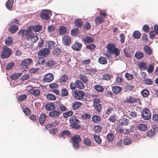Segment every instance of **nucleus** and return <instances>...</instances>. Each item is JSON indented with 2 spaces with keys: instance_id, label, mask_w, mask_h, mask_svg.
Segmentation results:
<instances>
[{
  "instance_id": "obj_1",
  "label": "nucleus",
  "mask_w": 158,
  "mask_h": 158,
  "mask_svg": "<svg viewBox=\"0 0 158 158\" xmlns=\"http://www.w3.org/2000/svg\"><path fill=\"white\" fill-rule=\"evenodd\" d=\"M81 141V138L79 135H75L73 136L71 138V142L73 148L77 149L80 147L79 143Z\"/></svg>"
},
{
  "instance_id": "obj_2",
  "label": "nucleus",
  "mask_w": 158,
  "mask_h": 158,
  "mask_svg": "<svg viewBox=\"0 0 158 158\" xmlns=\"http://www.w3.org/2000/svg\"><path fill=\"white\" fill-rule=\"evenodd\" d=\"M70 126L72 128L76 129L81 127L80 125L78 124L79 122V120L76 117H71L69 119Z\"/></svg>"
},
{
  "instance_id": "obj_3",
  "label": "nucleus",
  "mask_w": 158,
  "mask_h": 158,
  "mask_svg": "<svg viewBox=\"0 0 158 158\" xmlns=\"http://www.w3.org/2000/svg\"><path fill=\"white\" fill-rule=\"evenodd\" d=\"M52 14L50 10L46 9L42 10L40 13V17L43 20H47L50 18V15Z\"/></svg>"
},
{
  "instance_id": "obj_4",
  "label": "nucleus",
  "mask_w": 158,
  "mask_h": 158,
  "mask_svg": "<svg viewBox=\"0 0 158 158\" xmlns=\"http://www.w3.org/2000/svg\"><path fill=\"white\" fill-rule=\"evenodd\" d=\"M11 54V50L7 46H5L3 48L1 57L3 59L7 58L10 56Z\"/></svg>"
},
{
  "instance_id": "obj_5",
  "label": "nucleus",
  "mask_w": 158,
  "mask_h": 158,
  "mask_svg": "<svg viewBox=\"0 0 158 158\" xmlns=\"http://www.w3.org/2000/svg\"><path fill=\"white\" fill-rule=\"evenodd\" d=\"M142 116L145 120H148L151 117V113L149 110L147 108H144L142 111Z\"/></svg>"
},
{
  "instance_id": "obj_6",
  "label": "nucleus",
  "mask_w": 158,
  "mask_h": 158,
  "mask_svg": "<svg viewBox=\"0 0 158 158\" xmlns=\"http://www.w3.org/2000/svg\"><path fill=\"white\" fill-rule=\"evenodd\" d=\"M85 94L83 91L79 90L74 92V97L77 100H81L83 98Z\"/></svg>"
},
{
  "instance_id": "obj_7",
  "label": "nucleus",
  "mask_w": 158,
  "mask_h": 158,
  "mask_svg": "<svg viewBox=\"0 0 158 158\" xmlns=\"http://www.w3.org/2000/svg\"><path fill=\"white\" fill-rule=\"evenodd\" d=\"M26 36L27 37L26 40L31 42L35 43L39 39L38 36L35 35L33 33L28 35Z\"/></svg>"
},
{
  "instance_id": "obj_8",
  "label": "nucleus",
  "mask_w": 158,
  "mask_h": 158,
  "mask_svg": "<svg viewBox=\"0 0 158 158\" xmlns=\"http://www.w3.org/2000/svg\"><path fill=\"white\" fill-rule=\"evenodd\" d=\"M53 75L50 73H48L45 75L44 78V80L46 82H49L53 80Z\"/></svg>"
},
{
  "instance_id": "obj_9",
  "label": "nucleus",
  "mask_w": 158,
  "mask_h": 158,
  "mask_svg": "<svg viewBox=\"0 0 158 158\" xmlns=\"http://www.w3.org/2000/svg\"><path fill=\"white\" fill-rule=\"evenodd\" d=\"M63 43L66 46L69 45L71 44V39L69 36H64L62 39Z\"/></svg>"
},
{
  "instance_id": "obj_10",
  "label": "nucleus",
  "mask_w": 158,
  "mask_h": 158,
  "mask_svg": "<svg viewBox=\"0 0 158 158\" xmlns=\"http://www.w3.org/2000/svg\"><path fill=\"white\" fill-rule=\"evenodd\" d=\"M50 111L49 114L50 116L53 118H57L61 114V112L58 110H52Z\"/></svg>"
},
{
  "instance_id": "obj_11",
  "label": "nucleus",
  "mask_w": 158,
  "mask_h": 158,
  "mask_svg": "<svg viewBox=\"0 0 158 158\" xmlns=\"http://www.w3.org/2000/svg\"><path fill=\"white\" fill-rule=\"evenodd\" d=\"M82 47V44H81L77 43L76 41L71 46L72 48L74 50L76 51H80Z\"/></svg>"
},
{
  "instance_id": "obj_12",
  "label": "nucleus",
  "mask_w": 158,
  "mask_h": 158,
  "mask_svg": "<svg viewBox=\"0 0 158 158\" xmlns=\"http://www.w3.org/2000/svg\"><path fill=\"white\" fill-rule=\"evenodd\" d=\"M50 51V50L46 48L42 49L38 52V55L39 56H44L48 55Z\"/></svg>"
},
{
  "instance_id": "obj_13",
  "label": "nucleus",
  "mask_w": 158,
  "mask_h": 158,
  "mask_svg": "<svg viewBox=\"0 0 158 158\" xmlns=\"http://www.w3.org/2000/svg\"><path fill=\"white\" fill-rule=\"evenodd\" d=\"M126 102H128L130 103H133L135 102H139V100L137 98H135L133 97L130 96L126 98Z\"/></svg>"
},
{
  "instance_id": "obj_14",
  "label": "nucleus",
  "mask_w": 158,
  "mask_h": 158,
  "mask_svg": "<svg viewBox=\"0 0 158 158\" xmlns=\"http://www.w3.org/2000/svg\"><path fill=\"white\" fill-rule=\"evenodd\" d=\"M19 29L18 26L15 24L10 26L9 28V31L12 34L15 33Z\"/></svg>"
},
{
  "instance_id": "obj_15",
  "label": "nucleus",
  "mask_w": 158,
  "mask_h": 158,
  "mask_svg": "<svg viewBox=\"0 0 158 158\" xmlns=\"http://www.w3.org/2000/svg\"><path fill=\"white\" fill-rule=\"evenodd\" d=\"M28 92L35 97L38 96L40 94V91L38 89H31L28 90Z\"/></svg>"
},
{
  "instance_id": "obj_16",
  "label": "nucleus",
  "mask_w": 158,
  "mask_h": 158,
  "mask_svg": "<svg viewBox=\"0 0 158 158\" xmlns=\"http://www.w3.org/2000/svg\"><path fill=\"white\" fill-rule=\"evenodd\" d=\"M71 135V134L69 131L64 130L61 132V134L59 135V136L60 138L63 137V139H64L65 138L64 136H70Z\"/></svg>"
},
{
  "instance_id": "obj_17",
  "label": "nucleus",
  "mask_w": 158,
  "mask_h": 158,
  "mask_svg": "<svg viewBox=\"0 0 158 158\" xmlns=\"http://www.w3.org/2000/svg\"><path fill=\"white\" fill-rule=\"evenodd\" d=\"M45 107L46 110L49 111L54 110L55 109L54 105L52 103H46L45 105Z\"/></svg>"
},
{
  "instance_id": "obj_18",
  "label": "nucleus",
  "mask_w": 158,
  "mask_h": 158,
  "mask_svg": "<svg viewBox=\"0 0 158 158\" xmlns=\"http://www.w3.org/2000/svg\"><path fill=\"white\" fill-rule=\"evenodd\" d=\"M122 90L121 87L118 86H113L112 88V90L114 93L117 94L120 93Z\"/></svg>"
},
{
  "instance_id": "obj_19",
  "label": "nucleus",
  "mask_w": 158,
  "mask_h": 158,
  "mask_svg": "<svg viewBox=\"0 0 158 158\" xmlns=\"http://www.w3.org/2000/svg\"><path fill=\"white\" fill-rule=\"evenodd\" d=\"M147 126L144 124H140L137 127V129L140 131H145L147 129Z\"/></svg>"
},
{
  "instance_id": "obj_20",
  "label": "nucleus",
  "mask_w": 158,
  "mask_h": 158,
  "mask_svg": "<svg viewBox=\"0 0 158 158\" xmlns=\"http://www.w3.org/2000/svg\"><path fill=\"white\" fill-rule=\"evenodd\" d=\"M129 122V120L126 118H123L120 119L119 120V123L122 126L127 125Z\"/></svg>"
},
{
  "instance_id": "obj_21",
  "label": "nucleus",
  "mask_w": 158,
  "mask_h": 158,
  "mask_svg": "<svg viewBox=\"0 0 158 158\" xmlns=\"http://www.w3.org/2000/svg\"><path fill=\"white\" fill-rule=\"evenodd\" d=\"M135 56L137 59L140 60L143 58L144 54L142 52L137 51L135 53Z\"/></svg>"
},
{
  "instance_id": "obj_22",
  "label": "nucleus",
  "mask_w": 158,
  "mask_h": 158,
  "mask_svg": "<svg viewBox=\"0 0 158 158\" xmlns=\"http://www.w3.org/2000/svg\"><path fill=\"white\" fill-rule=\"evenodd\" d=\"M104 19L101 16L97 17L95 19L96 24L97 25H99L104 22Z\"/></svg>"
},
{
  "instance_id": "obj_23",
  "label": "nucleus",
  "mask_w": 158,
  "mask_h": 158,
  "mask_svg": "<svg viewBox=\"0 0 158 158\" xmlns=\"http://www.w3.org/2000/svg\"><path fill=\"white\" fill-rule=\"evenodd\" d=\"M32 61V59L30 58L27 59L23 60L22 62V65L24 66H27L28 65L31 63Z\"/></svg>"
},
{
  "instance_id": "obj_24",
  "label": "nucleus",
  "mask_w": 158,
  "mask_h": 158,
  "mask_svg": "<svg viewBox=\"0 0 158 158\" xmlns=\"http://www.w3.org/2000/svg\"><path fill=\"white\" fill-rule=\"evenodd\" d=\"M22 75L21 73H15L12 74L10 77V78L12 80H15L17 79L20 77Z\"/></svg>"
},
{
  "instance_id": "obj_25",
  "label": "nucleus",
  "mask_w": 158,
  "mask_h": 158,
  "mask_svg": "<svg viewBox=\"0 0 158 158\" xmlns=\"http://www.w3.org/2000/svg\"><path fill=\"white\" fill-rule=\"evenodd\" d=\"M82 105V103L79 102H76L73 104L72 105L73 109L74 110H77Z\"/></svg>"
},
{
  "instance_id": "obj_26",
  "label": "nucleus",
  "mask_w": 158,
  "mask_h": 158,
  "mask_svg": "<svg viewBox=\"0 0 158 158\" xmlns=\"http://www.w3.org/2000/svg\"><path fill=\"white\" fill-rule=\"evenodd\" d=\"M14 3V0H8L6 4V6L7 8L11 10Z\"/></svg>"
},
{
  "instance_id": "obj_27",
  "label": "nucleus",
  "mask_w": 158,
  "mask_h": 158,
  "mask_svg": "<svg viewBox=\"0 0 158 158\" xmlns=\"http://www.w3.org/2000/svg\"><path fill=\"white\" fill-rule=\"evenodd\" d=\"M46 117V115L42 113L40 115L39 119V121L40 124H43L45 122Z\"/></svg>"
},
{
  "instance_id": "obj_28",
  "label": "nucleus",
  "mask_w": 158,
  "mask_h": 158,
  "mask_svg": "<svg viewBox=\"0 0 158 158\" xmlns=\"http://www.w3.org/2000/svg\"><path fill=\"white\" fill-rule=\"evenodd\" d=\"M144 50L147 54L151 55L152 53V49L148 45H146L144 47Z\"/></svg>"
},
{
  "instance_id": "obj_29",
  "label": "nucleus",
  "mask_w": 158,
  "mask_h": 158,
  "mask_svg": "<svg viewBox=\"0 0 158 158\" xmlns=\"http://www.w3.org/2000/svg\"><path fill=\"white\" fill-rule=\"evenodd\" d=\"M77 87L81 89H83L85 88V86L83 83L80 80H77L75 81Z\"/></svg>"
},
{
  "instance_id": "obj_30",
  "label": "nucleus",
  "mask_w": 158,
  "mask_h": 158,
  "mask_svg": "<svg viewBox=\"0 0 158 158\" xmlns=\"http://www.w3.org/2000/svg\"><path fill=\"white\" fill-rule=\"evenodd\" d=\"M98 61L100 64H106L107 63L106 58L103 56H101L99 58Z\"/></svg>"
},
{
  "instance_id": "obj_31",
  "label": "nucleus",
  "mask_w": 158,
  "mask_h": 158,
  "mask_svg": "<svg viewBox=\"0 0 158 158\" xmlns=\"http://www.w3.org/2000/svg\"><path fill=\"white\" fill-rule=\"evenodd\" d=\"M74 24L76 27H81L83 25V22L80 19H78L75 20Z\"/></svg>"
},
{
  "instance_id": "obj_32",
  "label": "nucleus",
  "mask_w": 158,
  "mask_h": 158,
  "mask_svg": "<svg viewBox=\"0 0 158 158\" xmlns=\"http://www.w3.org/2000/svg\"><path fill=\"white\" fill-rule=\"evenodd\" d=\"M138 66L140 69L143 70H145L147 68L146 63L142 61L139 63Z\"/></svg>"
},
{
  "instance_id": "obj_33",
  "label": "nucleus",
  "mask_w": 158,
  "mask_h": 158,
  "mask_svg": "<svg viewBox=\"0 0 158 158\" xmlns=\"http://www.w3.org/2000/svg\"><path fill=\"white\" fill-rule=\"evenodd\" d=\"M59 123V122L57 120H55L54 122L52 123L48 124L47 125L48 127L49 128H51L52 127H54L58 126Z\"/></svg>"
},
{
  "instance_id": "obj_34",
  "label": "nucleus",
  "mask_w": 158,
  "mask_h": 158,
  "mask_svg": "<svg viewBox=\"0 0 158 158\" xmlns=\"http://www.w3.org/2000/svg\"><path fill=\"white\" fill-rule=\"evenodd\" d=\"M143 83L144 84L148 85H151L152 84L153 81L152 80L149 78H145L143 80Z\"/></svg>"
},
{
  "instance_id": "obj_35",
  "label": "nucleus",
  "mask_w": 158,
  "mask_h": 158,
  "mask_svg": "<svg viewBox=\"0 0 158 158\" xmlns=\"http://www.w3.org/2000/svg\"><path fill=\"white\" fill-rule=\"evenodd\" d=\"M92 119L93 122L94 123H98L101 121V117L98 115H94L92 117Z\"/></svg>"
},
{
  "instance_id": "obj_36",
  "label": "nucleus",
  "mask_w": 158,
  "mask_h": 158,
  "mask_svg": "<svg viewBox=\"0 0 158 158\" xmlns=\"http://www.w3.org/2000/svg\"><path fill=\"white\" fill-rule=\"evenodd\" d=\"M42 26L40 24L36 25L33 26L32 28L35 32H39L41 31L42 29Z\"/></svg>"
},
{
  "instance_id": "obj_37",
  "label": "nucleus",
  "mask_w": 158,
  "mask_h": 158,
  "mask_svg": "<svg viewBox=\"0 0 158 158\" xmlns=\"http://www.w3.org/2000/svg\"><path fill=\"white\" fill-rule=\"evenodd\" d=\"M60 34L61 35H63L67 32V29L65 27L61 26L59 28Z\"/></svg>"
},
{
  "instance_id": "obj_38",
  "label": "nucleus",
  "mask_w": 158,
  "mask_h": 158,
  "mask_svg": "<svg viewBox=\"0 0 158 158\" xmlns=\"http://www.w3.org/2000/svg\"><path fill=\"white\" fill-rule=\"evenodd\" d=\"M102 128L99 125H96L93 128V130L95 132L99 133L102 131Z\"/></svg>"
},
{
  "instance_id": "obj_39",
  "label": "nucleus",
  "mask_w": 158,
  "mask_h": 158,
  "mask_svg": "<svg viewBox=\"0 0 158 158\" xmlns=\"http://www.w3.org/2000/svg\"><path fill=\"white\" fill-rule=\"evenodd\" d=\"M133 36L134 38L135 39H138L140 37L141 34L140 32L139 31H135L133 32Z\"/></svg>"
},
{
  "instance_id": "obj_40",
  "label": "nucleus",
  "mask_w": 158,
  "mask_h": 158,
  "mask_svg": "<svg viewBox=\"0 0 158 158\" xmlns=\"http://www.w3.org/2000/svg\"><path fill=\"white\" fill-rule=\"evenodd\" d=\"M115 48L116 47L114 44H110L108 45L107 48L110 52L112 53Z\"/></svg>"
},
{
  "instance_id": "obj_41",
  "label": "nucleus",
  "mask_w": 158,
  "mask_h": 158,
  "mask_svg": "<svg viewBox=\"0 0 158 158\" xmlns=\"http://www.w3.org/2000/svg\"><path fill=\"white\" fill-rule=\"evenodd\" d=\"M107 137L109 142H112L114 139V135L112 133H110L108 134Z\"/></svg>"
},
{
  "instance_id": "obj_42",
  "label": "nucleus",
  "mask_w": 158,
  "mask_h": 158,
  "mask_svg": "<svg viewBox=\"0 0 158 158\" xmlns=\"http://www.w3.org/2000/svg\"><path fill=\"white\" fill-rule=\"evenodd\" d=\"M5 43L7 45H10L13 43V39L10 37H8L5 40Z\"/></svg>"
},
{
  "instance_id": "obj_43",
  "label": "nucleus",
  "mask_w": 158,
  "mask_h": 158,
  "mask_svg": "<svg viewBox=\"0 0 158 158\" xmlns=\"http://www.w3.org/2000/svg\"><path fill=\"white\" fill-rule=\"evenodd\" d=\"M85 72L86 74L89 75L94 74L96 72V70L93 69H86Z\"/></svg>"
},
{
  "instance_id": "obj_44",
  "label": "nucleus",
  "mask_w": 158,
  "mask_h": 158,
  "mask_svg": "<svg viewBox=\"0 0 158 158\" xmlns=\"http://www.w3.org/2000/svg\"><path fill=\"white\" fill-rule=\"evenodd\" d=\"M94 107L96 110L99 113L102 110V106L101 104L93 105Z\"/></svg>"
},
{
  "instance_id": "obj_45",
  "label": "nucleus",
  "mask_w": 158,
  "mask_h": 158,
  "mask_svg": "<svg viewBox=\"0 0 158 158\" xmlns=\"http://www.w3.org/2000/svg\"><path fill=\"white\" fill-rule=\"evenodd\" d=\"M141 94L143 97H146L149 94V92L147 89H144L142 90Z\"/></svg>"
},
{
  "instance_id": "obj_46",
  "label": "nucleus",
  "mask_w": 158,
  "mask_h": 158,
  "mask_svg": "<svg viewBox=\"0 0 158 158\" xmlns=\"http://www.w3.org/2000/svg\"><path fill=\"white\" fill-rule=\"evenodd\" d=\"M80 78V79L85 83H87L89 81V80L87 77L83 74H81Z\"/></svg>"
},
{
  "instance_id": "obj_47",
  "label": "nucleus",
  "mask_w": 158,
  "mask_h": 158,
  "mask_svg": "<svg viewBox=\"0 0 158 158\" xmlns=\"http://www.w3.org/2000/svg\"><path fill=\"white\" fill-rule=\"evenodd\" d=\"M94 138L95 141L98 144L101 143L102 139H101L100 137L97 135H94Z\"/></svg>"
},
{
  "instance_id": "obj_48",
  "label": "nucleus",
  "mask_w": 158,
  "mask_h": 158,
  "mask_svg": "<svg viewBox=\"0 0 158 158\" xmlns=\"http://www.w3.org/2000/svg\"><path fill=\"white\" fill-rule=\"evenodd\" d=\"M113 77V76L112 75L108 74H105L103 75L102 79L105 80L109 81Z\"/></svg>"
},
{
  "instance_id": "obj_49",
  "label": "nucleus",
  "mask_w": 158,
  "mask_h": 158,
  "mask_svg": "<svg viewBox=\"0 0 158 158\" xmlns=\"http://www.w3.org/2000/svg\"><path fill=\"white\" fill-rule=\"evenodd\" d=\"M95 89L98 91L100 92H102L104 90L103 87L99 85H96L95 86Z\"/></svg>"
},
{
  "instance_id": "obj_50",
  "label": "nucleus",
  "mask_w": 158,
  "mask_h": 158,
  "mask_svg": "<svg viewBox=\"0 0 158 158\" xmlns=\"http://www.w3.org/2000/svg\"><path fill=\"white\" fill-rule=\"evenodd\" d=\"M55 46V43L54 41H50L48 44V50L53 49Z\"/></svg>"
},
{
  "instance_id": "obj_51",
  "label": "nucleus",
  "mask_w": 158,
  "mask_h": 158,
  "mask_svg": "<svg viewBox=\"0 0 158 158\" xmlns=\"http://www.w3.org/2000/svg\"><path fill=\"white\" fill-rule=\"evenodd\" d=\"M84 41L87 43H91L94 41V40L93 38L92 37L86 36L85 38Z\"/></svg>"
},
{
  "instance_id": "obj_52",
  "label": "nucleus",
  "mask_w": 158,
  "mask_h": 158,
  "mask_svg": "<svg viewBox=\"0 0 158 158\" xmlns=\"http://www.w3.org/2000/svg\"><path fill=\"white\" fill-rule=\"evenodd\" d=\"M47 98L50 100H55L56 99L55 96L52 94H48L46 96Z\"/></svg>"
},
{
  "instance_id": "obj_53",
  "label": "nucleus",
  "mask_w": 158,
  "mask_h": 158,
  "mask_svg": "<svg viewBox=\"0 0 158 158\" xmlns=\"http://www.w3.org/2000/svg\"><path fill=\"white\" fill-rule=\"evenodd\" d=\"M56 64V62L52 60H48L46 64L48 67H51Z\"/></svg>"
},
{
  "instance_id": "obj_54",
  "label": "nucleus",
  "mask_w": 158,
  "mask_h": 158,
  "mask_svg": "<svg viewBox=\"0 0 158 158\" xmlns=\"http://www.w3.org/2000/svg\"><path fill=\"white\" fill-rule=\"evenodd\" d=\"M84 144L87 146H90L91 144V141L90 139L88 137L84 139Z\"/></svg>"
},
{
  "instance_id": "obj_55",
  "label": "nucleus",
  "mask_w": 158,
  "mask_h": 158,
  "mask_svg": "<svg viewBox=\"0 0 158 158\" xmlns=\"http://www.w3.org/2000/svg\"><path fill=\"white\" fill-rule=\"evenodd\" d=\"M68 80V77L66 75H63L59 79L60 81L61 82L66 81Z\"/></svg>"
},
{
  "instance_id": "obj_56",
  "label": "nucleus",
  "mask_w": 158,
  "mask_h": 158,
  "mask_svg": "<svg viewBox=\"0 0 158 158\" xmlns=\"http://www.w3.org/2000/svg\"><path fill=\"white\" fill-rule=\"evenodd\" d=\"M79 33V30L77 28H73L71 31V34L74 36L76 35Z\"/></svg>"
},
{
  "instance_id": "obj_57",
  "label": "nucleus",
  "mask_w": 158,
  "mask_h": 158,
  "mask_svg": "<svg viewBox=\"0 0 158 158\" xmlns=\"http://www.w3.org/2000/svg\"><path fill=\"white\" fill-rule=\"evenodd\" d=\"M73 112L72 111H69L64 113L63 114V116L64 118H66L71 116L73 114Z\"/></svg>"
},
{
  "instance_id": "obj_58",
  "label": "nucleus",
  "mask_w": 158,
  "mask_h": 158,
  "mask_svg": "<svg viewBox=\"0 0 158 158\" xmlns=\"http://www.w3.org/2000/svg\"><path fill=\"white\" fill-rule=\"evenodd\" d=\"M23 111L25 114L27 115H29L31 114V111L28 107H25L23 110Z\"/></svg>"
},
{
  "instance_id": "obj_59",
  "label": "nucleus",
  "mask_w": 158,
  "mask_h": 158,
  "mask_svg": "<svg viewBox=\"0 0 158 158\" xmlns=\"http://www.w3.org/2000/svg\"><path fill=\"white\" fill-rule=\"evenodd\" d=\"M59 109L62 111H64L67 109L66 107L64 105L59 104L58 105Z\"/></svg>"
},
{
  "instance_id": "obj_60",
  "label": "nucleus",
  "mask_w": 158,
  "mask_h": 158,
  "mask_svg": "<svg viewBox=\"0 0 158 158\" xmlns=\"http://www.w3.org/2000/svg\"><path fill=\"white\" fill-rule=\"evenodd\" d=\"M158 34H157L156 32L152 30L151 31L150 33L149 37L152 39H154V38L155 36Z\"/></svg>"
},
{
  "instance_id": "obj_61",
  "label": "nucleus",
  "mask_w": 158,
  "mask_h": 158,
  "mask_svg": "<svg viewBox=\"0 0 158 158\" xmlns=\"http://www.w3.org/2000/svg\"><path fill=\"white\" fill-rule=\"evenodd\" d=\"M154 67L153 65L152 64H150L148 66L147 69V71L148 73H151L153 71Z\"/></svg>"
},
{
  "instance_id": "obj_62",
  "label": "nucleus",
  "mask_w": 158,
  "mask_h": 158,
  "mask_svg": "<svg viewBox=\"0 0 158 158\" xmlns=\"http://www.w3.org/2000/svg\"><path fill=\"white\" fill-rule=\"evenodd\" d=\"M155 134V132L154 130L151 129L148 132L147 135L148 137H151L154 135Z\"/></svg>"
},
{
  "instance_id": "obj_63",
  "label": "nucleus",
  "mask_w": 158,
  "mask_h": 158,
  "mask_svg": "<svg viewBox=\"0 0 158 158\" xmlns=\"http://www.w3.org/2000/svg\"><path fill=\"white\" fill-rule=\"evenodd\" d=\"M125 76L129 80H131L133 78V76L127 73H125Z\"/></svg>"
},
{
  "instance_id": "obj_64",
  "label": "nucleus",
  "mask_w": 158,
  "mask_h": 158,
  "mask_svg": "<svg viewBox=\"0 0 158 158\" xmlns=\"http://www.w3.org/2000/svg\"><path fill=\"white\" fill-rule=\"evenodd\" d=\"M111 53L114 54L116 56H117L119 55L120 51L118 48H115Z\"/></svg>"
}]
</instances>
